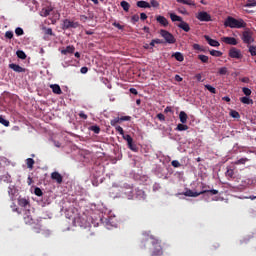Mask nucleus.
<instances>
[{"mask_svg": "<svg viewBox=\"0 0 256 256\" xmlns=\"http://www.w3.org/2000/svg\"><path fill=\"white\" fill-rule=\"evenodd\" d=\"M148 242H151L152 244V256H162L164 253L162 241L159 238H156L153 234H150V232H143L142 233V242L141 246L142 248H146Z\"/></svg>", "mask_w": 256, "mask_h": 256, "instance_id": "1", "label": "nucleus"}, {"mask_svg": "<svg viewBox=\"0 0 256 256\" xmlns=\"http://www.w3.org/2000/svg\"><path fill=\"white\" fill-rule=\"evenodd\" d=\"M224 26L225 28H246L247 24L242 19L237 20L232 16H228V18H226L224 21Z\"/></svg>", "mask_w": 256, "mask_h": 256, "instance_id": "2", "label": "nucleus"}, {"mask_svg": "<svg viewBox=\"0 0 256 256\" xmlns=\"http://www.w3.org/2000/svg\"><path fill=\"white\" fill-rule=\"evenodd\" d=\"M127 189H129V184H120V187L112 186L109 188V195L112 199H117V197H121V193L127 191Z\"/></svg>", "mask_w": 256, "mask_h": 256, "instance_id": "3", "label": "nucleus"}, {"mask_svg": "<svg viewBox=\"0 0 256 256\" xmlns=\"http://www.w3.org/2000/svg\"><path fill=\"white\" fill-rule=\"evenodd\" d=\"M205 193L219 194V190L212 189V190H201L200 192H194V190L187 189L185 192H183L184 196H193V197H197Z\"/></svg>", "mask_w": 256, "mask_h": 256, "instance_id": "4", "label": "nucleus"}, {"mask_svg": "<svg viewBox=\"0 0 256 256\" xmlns=\"http://www.w3.org/2000/svg\"><path fill=\"white\" fill-rule=\"evenodd\" d=\"M160 35L168 44H175L176 38L171 32H168V30H160Z\"/></svg>", "mask_w": 256, "mask_h": 256, "instance_id": "5", "label": "nucleus"}, {"mask_svg": "<svg viewBox=\"0 0 256 256\" xmlns=\"http://www.w3.org/2000/svg\"><path fill=\"white\" fill-rule=\"evenodd\" d=\"M242 41L244 42V44H247L250 49L252 42H254L253 34L252 32H250V30H245V32H243Z\"/></svg>", "mask_w": 256, "mask_h": 256, "instance_id": "6", "label": "nucleus"}, {"mask_svg": "<svg viewBox=\"0 0 256 256\" xmlns=\"http://www.w3.org/2000/svg\"><path fill=\"white\" fill-rule=\"evenodd\" d=\"M79 27V22H74L69 19H65L62 24V29H77Z\"/></svg>", "mask_w": 256, "mask_h": 256, "instance_id": "7", "label": "nucleus"}, {"mask_svg": "<svg viewBox=\"0 0 256 256\" xmlns=\"http://www.w3.org/2000/svg\"><path fill=\"white\" fill-rule=\"evenodd\" d=\"M229 57L240 60L241 58H243V54H242L241 50H238L237 48H230Z\"/></svg>", "mask_w": 256, "mask_h": 256, "instance_id": "8", "label": "nucleus"}, {"mask_svg": "<svg viewBox=\"0 0 256 256\" xmlns=\"http://www.w3.org/2000/svg\"><path fill=\"white\" fill-rule=\"evenodd\" d=\"M197 20H200V22H211V14H208V12H199L197 14Z\"/></svg>", "mask_w": 256, "mask_h": 256, "instance_id": "9", "label": "nucleus"}, {"mask_svg": "<svg viewBox=\"0 0 256 256\" xmlns=\"http://www.w3.org/2000/svg\"><path fill=\"white\" fill-rule=\"evenodd\" d=\"M123 121H129V116L116 117L110 121V125H112V127H117V125L123 123Z\"/></svg>", "mask_w": 256, "mask_h": 256, "instance_id": "10", "label": "nucleus"}, {"mask_svg": "<svg viewBox=\"0 0 256 256\" xmlns=\"http://www.w3.org/2000/svg\"><path fill=\"white\" fill-rule=\"evenodd\" d=\"M222 42H224L225 44H229L230 46H237L238 41L236 40V38H232L229 36H224L222 38Z\"/></svg>", "mask_w": 256, "mask_h": 256, "instance_id": "11", "label": "nucleus"}, {"mask_svg": "<svg viewBox=\"0 0 256 256\" xmlns=\"http://www.w3.org/2000/svg\"><path fill=\"white\" fill-rule=\"evenodd\" d=\"M24 222L26 225H33V217L31 216V210H25Z\"/></svg>", "mask_w": 256, "mask_h": 256, "instance_id": "12", "label": "nucleus"}, {"mask_svg": "<svg viewBox=\"0 0 256 256\" xmlns=\"http://www.w3.org/2000/svg\"><path fill=\"white\" fill-rule=\"evenodd\" d=\"M51 179L53 181H56V183H58V185H61V183H63V176L59 172H52Z\"/></svg>", "mask_w": 256, "mask_h": 256, "instance_id": "13", "label": "nucleus"}, {"mask_svg": "<svg viewBox=\"0 0 256 256\" xmlns=\"http://www.w3.org/2000/svg\"><path fill=\"white\" fill-rule=\"evenodd\" d=\"M9 69L15 71V73H25V68L21 67L19 64L11 63L9 64Z\"/></svg>", "mask_w": 256, "mask_h": 256, "instance_id": "14", "label": "nucleus"}, {"mask_svg": "<svg viewBox=\"0 0 256 256\" xmlns=\"http://www.w3.org/2000/svg\"><path fill=\"white\" fill-rule=\"evenodd\" d=\"M8 195H9L11 201H14L15 195H17V188L15 187V185H10L8 187Z\"/></svg>", "mask_w": 256, "mask_h": 256, "instance_id": "15", "label": "nucleus"}, {"mask_svg": "<svg viewBox=\"0 0 256 256\" xmlns=\"http://www.w3.org/2000/svg\"><path fill=\"white\" fill-rule=\"evenodd\" d=\"M75 53V46L69 45L65 49L61 50L62 55H73Z\"/></svg>", "mask_w": 256, "mask_h": 256, "instance_id": "16", "label": "nucleus"}, {"mask_svg": "<svg viewBox=\"0 0 256 256\" xmlns=\"http://www.w3.org/2000/svg\"><path fill=\"white\" fill-rule=\"evenodd\" d=\"M178 28H180L184 32H190V30H191L189 24L187 22H185L183 20V18H181L180 23L178 24Z\"/></svg>", "mask_w": 256, "mask_h": 256, "instance_id": "17", "label": "nucleus"}, {"mask_svg": "<svg viewBox=\"0 0 256 256\" xmlns=\"http://www.w3.org/2000/svg\"><path fill=\"white\" fill-rule=\"evenodd\" d=\"M204 39L206 40V42H208L210 46H213L214 48L221 46L220 42H218L217 40H213V38H210V36H204Z\"/></svg>", "mask_w": 256, "mask_h": 256, "instance_id": "18", "label": "nucleus"}, {"mask_svg": "<svg viewBox=\"0 0 256 256\" xmlns=\"http://www.w3.org/2000/svg\"><path fill=\"white\" fill-rule=\"evenodd\" d=\"M156 21L163 26L164 28H166L167 26H169V22L167 20V18H165V16H157L156 17Z\"/></svg>", "mask_w": 256, "mask_h": 256, "instance_id": "19", "label": "nucleus"}, {"mask_svg": "<svg viewBox=\"0 0 256 256\" xmlns=\"http://www.w3.org/2000/svg\"><path fill=\"white\" fill-rule=\"evenodd\" d=\"M50 89H52V92L55 95H61L63 93V91L61 90V86H59V84H51Z\"/></svg>", "mask_w": 256, "mask_h": 256, "instance_id": "20", "label": "nucleus"}, {"mask_svg": "<svg viewBox=\"0 0 256 256\" xmlns=\"http://www.w3.org/2000/svg\"><path fill=\"white\" fill-rule=\"evenodd\" d=\"M51 11H53V9L50 7L43 8L40 11V15L41 17H49V15H51Z\"/></svg>", "mask_w": 256, "mask_h": 256, "instance_id": "21", "label": "nucleus"}, {"mask_svg": "<svg viewBox=\"0 0 256 256\" xmlns=\"http://www.w3.org/2000/svg\"><path fill=\"white\" fill-rule=\"evenodd\" d=\"M179 119H180V122H182L184 125H187L188 114H186L185 111H181L179 114Z\"/></svg>", "mask_w": 256, "mask_h": 256, "instance_id": "22", "label": "nucleus"}, {"mask_svg": "<svg viewBox=\"0 0 256 256\" xmlns=\"http://www.w3.org/2000/svg\"><path fill=\"white\" fill-rule=\"evenodd\" d=\"M175 130H177L179 132H183L184 130H189V126L185 125L183 122H181L180 124H177Z\"/></svg>", "mask_w": 256, "mask_h": 256, "instance_id": "23", "label": "nucleus"}, {"mask_svg": "<svg viewBox=\"0 0 256 256\" xmlns=\"http://www.w3.org/2000/svg\"><path fill=\"white\" fill-rule=\"evenodd\" d=\"M18 205L20 207H27V206H29V200H27L25 198H18Z\"/></svg>", "mask_w": 256, "mask_h": 256, "instance_id": "24", "label": "nucleus"}, {"mask_svg": "<svg viewBox=\"0 0 256 256\" xmlns=\"http://www.w3.org/2000/svg\"><path fill=\"white\" fill-rule=\"evenodd\" d=\"M240 102H242V104H254V100H252L246 95L240 98Z\"/></svg>", "mask_w": 256, "mask_h": 256, "instance_id": "25", "label": "nucleus"}, {"mask_svg": "<svg viewBox=\"0 0 256 256\" xmlns=\"http://www.w3.org/2000/svg\"><path fill=\"white\" fill-rule=\"evenodd\" d=\"M137 6L138 8H151L149 2H145L144 0H140L139 2H137Z\"/></svg>", "mask_w": 256, "mask_h": 256, "instance_id": "26", "label": "nucleus"}, {"mask_svg": "<svg viewBox=\"0 0 256 256\" xmlns=\"http://www.w3.org/2000/svg\"><path fill=\"white\" fill-rule=\"evenodd\" d=\"M175 60H177L178 62H183V60L185 59L184 58V55L181 53V52H175V54L172 55Z\"/></svg>", "mask_w": 256, "mask_h": 256, "instance_id": "27", "label": "nucleus"}, {"mask_svg": "<svg viewBox=\"0 0 256 256\" xmlns=\"http://www.w3.org/2000/svg\"><path fill=\"white\" fill-rule=\"evenodd\" d=\"M130 150L133 152H138L139 151V146L137 144H134L133 138L130 136Z\"/></svg>", "mask_w": 256, "mask_h": 256, "instance_id": "28", "label": "nucleus"}, {"mask_svg": "<svg viewBox=\"0 0 256 256\" xmlns=\"http://www.w3.org/2000/svg\"><path fill=\"white\" fill-rule=\"evenodd\" d=\"M170 19H171L172 22H180L181 23L182 17L178 16L177 14L171 13L170 14Z\"/></svg>", "mask_w": 256, "mask_h": 256, "instance_id": "29", "label": "nucleus"}, {"mask_svg": "<svg viewBox=\"0 0 256 256\" xmlns=\"http://www.w3.org/2000/svg\"><path fill=\"white\" fill-rule=\"evenodd\" d=\"M26 165L28 169H33V166L35 165V160L33 158L26 159Z\"/></svg>", "mask_w": 256, "mask_h": 256, "instance_id": "30", "label": "nucleus"}, {"mask_svg": "<svg viewBox=\"0 0 256 256\" xmlns=\"http://www.w3.org/2000/svg\"><path fill=\"white\" fill-rule=\"evenodd\" d=\"M210 54L211 56H215L216 58L223 56V52H221L220 50H210Z\"/></svg>", "mask_w": 256, "mask_h": 256, "instance_id": "31", "label": "nucleus"}, {"mask_svg": "<svg viewBox=\"0 0 256 256\" xmlns=\"http://www.w3.org/2000/svg\"><path fill=\"white\" fill-rule=\"evenodd\" d=\"M205 88L212 94H217V89L214 86H211V84H205Z\"/></svg>", "mask_w": 256, "mask_h": 256, "instance_id": "32", "label": "nucleus"}, {"mask_svg": "<svg viewBox=\"0 0 256 256\" xmlns=\"http://www.w3.org/2000/svg\"><path fill=\"white\" fill-rule=\"evenodd\" d=\"M90 131H93V133L99 135V133H101V128L98 125H93L90 127Z\"/></svg>", "mask_w": 256, "mask_h": 256, "instance_id": "33", "label": "nucleus"}, {"mask_svg": "<svg viewBox=\"0 0 256 256\" xmlns=\"http://www.w3.org/2000/svg\"><path fill=\"white\" fill-rule=\"evenodd\" d=\"M16 55L19 59H27V54L23 50H18Z\"/></svg>", "mask_w": 256, "mask_h": 256, "instance_id": "34", "label": "nucleus"}, {"mask_svg": "<svg viewBox=\"0 0 256 256\" xmlns=\"http://www.w3.org/2000/svg\"><path fill=\"white\" fill-rule=\"evenodd\" d=\"M198 58L204 64H207L209 62V56H205V54H199Z\"/></svg>", "mask_w": 256, "mask_h": 256, "instance_id": "35", "label": "nucleus"}, {"mask_svg": "<svg viewBox=\"0 0 256 256\" xmlns=\"http://www.w3.org/2000/svg\"><path fill=\"white\" fill-rule=\"evenodd\" d=\"M256 6V0H248L245 4V8H254Z\"/></svg>", "mask_w": 256, "mask_h": 256, "instance_id": "36", "label": "nucleus"}, {"mask_svg": "<svg viewBox=\"0 0 256 256\" xmlns=\"http://www.w3.org/2000/svg\"><path fill=\"white\" fill-rule=\"evenodd\" d=\"M155 44H163V40H160L159 38H157L156 40H151L149 44L150 48H154Z\"/></svg>", "mask_w": 256, "mask_h": 256, "instance_id": "37", "label": "nucleus"}, {"mask_svg": "<svg viewBox=\"0 0 256 256\" xmlns=\"http://www.w3.org/2000/svg\"><path fill=\"white\" fill-rule=\"evenodd\" d=\"M0 123H1V125H4V127H9V125H11V123L9 122V120H6V119L3 118L1 115H0Z\"/></svg>", "mask_w": 256, "mask_h": 256, "instance_id": "38", "label": "nucleus"}, {"mask_svg": "<svg viewBox=\"0 0 256 256\" xmlns=\"http://www.w3.org/2000/svg\"><path fill=\"white\" fill-rule=\"evenodd\" d=\"M15 34L17 35V37H21V35H25V31H23V28L17 27L15 29Z\"/></svg>", "mask_w": 256, "mask_h": 256, "instance_id": "39", "label": "nucleus"}, {"mask_svg": "<svg viewBox=\"0 0 256 256\" xmlns=\"http://www.w3.org/2000/svg\"><path fill=\"white\" fill-rule=\"evenodd\" d=\"M34 193H35V195H36L37 197H43V190H41V188H39V187H36V188L34 189Z\"/></svg>", "mask_w": 256, "mask_h": 256, "instance_id": "40", "label": "nucleus"}, {"mask_svg": "<svg viewBox=\"0 0 256 256\" xmlns=\"http://www.w3.org/2000/svg\"><path fill=\"white\" fill-rule=\"evenodd\" d=\"M230 116L232 118H240V114H239V112H237V110H231Z\"/></svg>", "mask_w": 256, "mask_h": 256, "instance_id": "41", "label": "nucleus"}, {"mask_svg": "<svg viewBox=\"0 0 256 256\" xmlns=\"http://www.w3.org/2000/svg\"><path fill=\"white\" fill-rule=\"evenodd\" d=\"M121 7L124 9V11H129V3L126 1L121 2Z\"/></svg>", "mask_w": 256, "mask_h": 256, "instance_id": "42", "label": "nucleus"}, {"mask_svg": "<svg viewBox=\"0 0 256 256\" xmlns=\"http://www.w3.org/2000/svg\"><path fill=\"white\" fill-rule=\"evenodd\" d=\"M219 74L221 76H225L226 74H228V68H226V67L219 68Z\"/></svg>", "mask_w": 256, "mask_h": 256, "instance_id": "43", "label": "nucleus"}, {"mask_svg": "<svg viewBox=\"0 0 256 256\" xmlns=\"http://www.w3.org/2000/svg\"><path fill=\"white\" fill-rule=\"evenodd\" d=\"M243 94H245L247 97L251 96L252 90L250 88H242Z\"/></svg>", "mask_w": 256, "mask_h": 256, "instance_id": "44", "label": "nucleus"}, {"mask_svg": "<svg viewBox=\"0 0 256 256\" xmlns=\"http://www.w3.org/2000/svg\"><path fill=\"white\" fill-rule=\"evenodd\" d=\"M248 158H240L239 160H236L234 164H246L248 162Z\"/></svg>", "mask_w": 256, "mask_h": 256, "instance_id": "45", "label": "nucleus"}, {"mask_svg": "<svg viewBox=\"0 0 256 256\" xmlns=\"http://www.w3.org/2000/svg\"><path fill=\"white\" fill-rule=\"evenodd\" d=\"M226 176L228 178H233L234 177V170L232 168L228 169L226 172Z\"/></svg>", "mask_w": 256, "mask_h": 256, "instance_id": "46", "label": "nucleus"}, {"mask_svg": "<svg viewBox=\"0 0 256 256\" xmlns=\"http://www.w3.org/2000/svg\"><path fill=\"white\" fill-rule=\"evenodd\" d=\"M13 37H14L13 31H6L5 32V38L6 39H13Z\"/></svg>", "mask_w": 256, "mask_h": 256, "instance_id": "47", "label": "nucleus"}, {"mask_svg": "<svg viewBox=\"0 0 256 256\" xmlns=\"http://www.w3.org/2000/svg\"><path fill=\"white\" fill-rule=\"evenodd\" d=\"M251 56H256V46H249Z\"/></svg>", "mask_w": 256, "mask_h": 256, "instance_id": "48", "label": "nucleus"}, {"mask_svg": "<svg viewBox=\"0 0 256 256\" xmlns=\"http://www.w3.org/2000/svg\"><path fill=\"white\" fill-rule=\"evenodd\" d=\"M44 33H45V35H51V36L55 35L53 33V29H51V28H44Z\"/></svg>", "mask_w": 256, "mask_h": 256, "instance_id": "49", "label": "nucleus"}, {"mask_svg": "<svg viewBox=\"0 0 256 256\" xmlns=\"http://www.w3.org/2000/svg\"><path fill=\"white\" fill-rule=\"evenodd\" d=\"M171 164L174 168H179L181 166L179 160H172Z\"/></svg>", "mask_w": 256, "mask_h": 256, "instance_id": "50", "label": "nucleus"}, {"mask_svg": "<svg viewBox=\"0 0 256 256\" xmlns=\"http://www.w3.org/2000/svg\"><path fill=\"white\" fill-rule=\"evenodd\" d=\"M150 4L153 8H158L160 6L159 2L157 0H151Z\"/></svg>", "mask_w": 256, "mask_h": 256, "instance_id": "51", "label": "nucleus"}, {"mask_svg": "<svg viewBox=\"0 0 256 256\" xmlns=\"http://www.w3.org/2000/svg\"><path fill=\"white\" fill-rule=\"evenodd\" d=\"M157 118L161 122H165V120H166V116H164V114H162V113L157 114Z\"/></svg>", "mask_w": 256, "mask_h": 256, "instance_id": "52", "label": "nucleus"}, {"mask_svg": "<svg viewBox=\"0 0 256 256\" xmlns=\"http://www.w3.org/2000/svg\"><path fill=\"white\" fill-rule=\"evenodd\" d=\"M116 127V131L120 134V135H124L125 131L123 130V128L121 126H115Z\"/></svg>", "mask_w": 256, "mask_h": 256, "instance_id": "53", "label": "nucleus"}, {"mask_svg": "<svg viewBox=\"0 0 256 256\" xmlns=\"http://www.w3.org/2000/svg\"><path fill=\"white\" fill-rule=\"evenodd\" d=\"M140 20V16L138 14H135L134 16H132V22L134 24H136V22H139Z\"/></svg>", "mask_w": 256, "mask_h": 256, "instance_id": "54", "label": "nucleus"}, {"mask_svg": "<svg viewBox=\"0 0 256 256\" xmlns=\"http://www.w3.org/2000/svg\"><path fill=\"white\" fill-rule=\"evenodd\" d=\"M11 209L15 213L21 214V212L19 211V208H17V205H15V203H13V205H11Z\"/></svg>", "mask_w": 256, "mask_h": 256, "instance_id": "55", "label": "nucleus"}, {"mask_svg": "<svg viewBox=\"0 0 256 256\" xmlns=\"http://www.w3.org/2000/svg\"><path fill=\"white\" fill-rule=\"evenodd\" d=\"M79 117H80V119H84V120H87V114H85V112H83V111H81V112H79Z\"/></svg>", "mask_w": 256, "mask_h": 256, "instance_id": "56", "label": "nucleus"}, {"mask_svg": "<svg viewBox=\"0 0 256 256\" xmlns=\"http://www.w3.org/2000/svg\"><path fill=\"white\" fill-rule=\"evenodd\" d=\"M147 18H148V16H147V14H145V12H142L140 14V20L145 21V20H147Z\"/></svg>", "mask_w": 256, "mask_h": 256, "instance_id": "57", "label": "nucleus"}, {"mask_svg": "<svg viewBox=\"0 0 256 256\" xmlns=\"http://www.w3.org/2000/svg\"><path fill=\"white\" fill-rule=\"evenodd\" d=\"M164 112H165V114H168L169 112H173L172 106H166Z\"/></svg>", "mask_w": 256, "mask_h": 256, "instance_id": "58", "label": "nucleus"}, {"mask_svg": "<svg viewBox=\"0 0 256 256\" xmlns=\"http://www.w3.org/2000/svg\"><path fill=\"white\" fill-rule=\"evenodd\" d=\"M130 94H134V96H137L138 90L136 88H130Z\"/></svg>", "mask_w": 256, "mask_h": 256, "instance_id": "59", "label": "nucleus"}, {"mask_svg": "<svg viewBox=\"0 0 256 256\" xmlns=\"http://www.w3.org/2000/svg\"><path fill=\"white\" fill-rule=\"evenodd\" d=\"M88 71H89V68L85 66L80 69V72L82 73V75H85V73H87Z\"/></svg>", "mask_w": 256, "mask_h": 256, "instance_id": "60", "label": "nucleus"}, {"mask_svg": "<svg viewBox=\"0 0 256 256\" xmlns=\"http://www.w3.org/2000/svg\"><path fill=\"white\" fill-rule=\"evenodd\" d=\"M175 80H176V82H182V81H183V78H182V76H180L179 74H176V75H175Z\"/></svg>", "mask_w": 256, "mask_h": 256, "instance_id": "61", "label": "nucleus"}, {"mask_svg": "<svg viewBox=\"0 0 256 256\" xmlns=\"http://www.w3.org/2000/svg\"><path fill=\"white\" fill-rule=\"evenodd\" d=\"M113 26L117 27V29H123V26L121 24L117 23V22H114Z\"/></svg>", "mask_w": 256, "mask_h": 256, "instance_id": "62", "label": "nucleus"}, {"mask_svg": "<svg viewBox=\"0 0 256 256\" xmlns=\"http://www.w3.org/2000/svg\"><path fill=\"white\" fill-rule=\"evenodd\" d=\"M122 137L125 139V141H127V145H129V134H124Z\"/></svg>", "mask_w": 256, "mask_h": 256, "instance_id": "63", "label": "nucleus"}, {"mask_svg": "<svg viewBox=\"0 0 256 256\" xmlns=\"http://www.w3.org/2000/svg\"><path fill=\"white\" fill-rule=\"evenodd\" d=\"M193 49L194 50H201L200 44H193Z\"/></svg>", "mask_w": 256, "mask_h": 256, "instance_id": "64", "label": "nucleus"}]
</instances>
